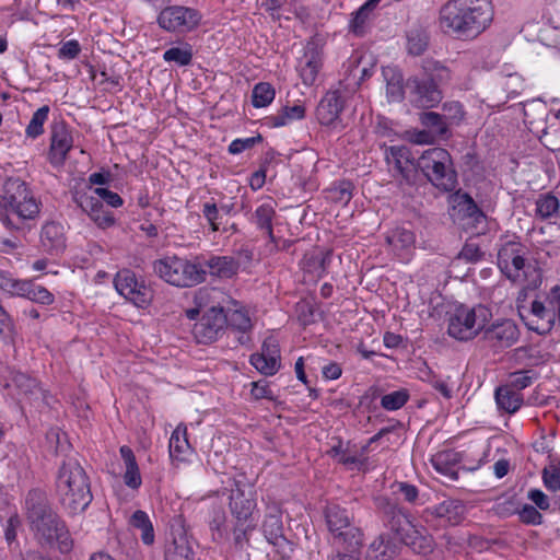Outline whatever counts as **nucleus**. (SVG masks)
<instances>
[{
	"label": "nucleus",
	"instance_id": "f257e3e1",
	"mask_svg": "<svg viewBox=\"0 0 560 560\" xmlns=\"http://www.w3.org/2000/svg\"><path fill=\"white\" fill-rule=\"evenodd\" d=\"M25 505L27 521L37 542L61 553H69L74 541L66 522L51 509L46 494L31 490Z\"/></svg>",
	"mask_w": 560,
	"mask_h": 560
},
{
	"label": "nucleus",
	"instance_id": "f03ea898",
	"mask_svg": "<svg viewBox=\"0 0 560 560\" xmlns=\"http://www.w3.org/2000/svg\"><path fill=\"white\" fill-rule=\"evenodd\" d=\"M493 20L491 0H448L440 10L441 30L459 39H474Z\"/></svg>",
	"mask_w": 560,
	"mask_h": 560
},
{
	"label": "nucleus",
	"instance_id": "7ed1b4c3",
	"mask_svg": "<svg viewBox=\"0 0 560 560\" xmlns=\"http://www.w3.org/2000/svg\"><path fill=\"white\" fill-rule=\"evenodd\" d=\"M56 491L61 506L69 515L83 512L93 499L90 479L73 458L65 460L59 468Z\"/></svg>",
	"mask_w": 560,
	"mask_h": 560
},
{
	"label": "nucleus",
	"instance_id": "20e7f679",
	"mask_svg": "<svg viewBox=\"0 0 560 560\" xmlns=\"http://www.w3.org/2000/svg\"><path fill=\"white\" fill-rule=\"evenodd\" d=\"M517 312L527 328L540 335L551 331L556 324L560 327V285L532 301H526L525 294L520 293Z\"/></svg>",
	"mask_w": 560,
	"mask_h": 560
},
{
	"label": "nucleus",
	"instance_id": "39448f33",
	"mask_svg": "<svg viewBox=\"0 0 560 560\" xmlns=\"http://www.w3.org/2000/svg\"><path fill=\"white\" fill-rule=\"evenodd\" d=\"M526 256L525 246L518 242L508 241L499 248L498 267L513 283L534 290L541 284L542 272L538 264Z\"/></svg>",
	"mask_w": 560,
	"mask_h": 560
},
{
	"label": "nucleus",
	"instance_id": "423d86ee",
	"mask_svg": "<svg viewBox=\"0 0 560 560\" xmlns=\"http://www.w3.org/2000/svg\"><path fill=\"white\" fill-rule=\"evenodd\" d=\"M154 273L165 282L190 288L205 280L206 271L196 262L178 256H166L153 262Z\"/></svg>",
	"mask_w": 560,
	"mask_h": 560
},
{
	"label": "nucleus",
	"instance_id": "0eeeda50",
	"mask_svg": "<svg viewBox=\"0 0 560 560\" xmlns=\"http://www.w3.org/2000/svg\"><path fill=\"white\" fill-rule=\"evenodd\" d=\"M418 168L435 187L451 191L456 187V173L452 168L450 153L442 148H432L417 161Z\"/></svg>",
	"mask_w": 560,
	"mask_h": 560
},
{
	"label": "nucleus",
	"instance_id": "6e6552de",
	"mask_svg": "<svg viewBox=\"0 0 560 560\" xmlns=\"http://www.w3.org/2000/svg\"><path fill=\"white\" fill-rule=\"evenodd\" d=\"M491 316L483 305L459 306L450 317L447 332L457 340H470L485 329Z\"/></svg>",
	"mask_w": 560,
	"mask_h": 560
},
{
	"label": "nucleus",
	"instance_id": "1a4fd4ad",
	"mask_svg": "<svg viewBox=\"0 0 560 560\" xmlns=\"http://www.w3.org/2000/svg\"><path fill=\"white\" fill-rule=\"evenodd\" d=\"M326 523L334 544L348 549H354L361 544V530L353 524L352 515L346 509L329 505L326 510Z\"/></svg>",
	"mask_w": 560,
	"mask_h": 560
},
{
	"label": "nucleus",
	"instance_id": "9d476101",
	"mask_svg": "<svg viewBox=\"0 0 560 560\" xmlns=\"http://www.w3.org/2000/svg\"><path fill=\"white\" fill-rule=\"evenodd\" d=\"M5 207L22 220H34L40 211V202L35 198L26 183L20 178H10L4 185Z\"/></svg>",
	"mask_w": 560,
	"mask_h": 560
},
{
	"label": "nucleus",
	"instance_id": "9b49d317",
	"mask_svg": "<svg viewBox=\"0 0 560 560\" xmlns=\"http://www.w3.org/2000/svg\"><path fill=\"white\" fill-rule=\"evenodd\" d=\"M261 527L267 542L272 548L268 555L279 560L289 559L293 553L294 545L283 533L282 513L277 504L267 506Z\"/></svg>",
	"mask_w": 560,
	"mask_h": 560
},
{
	"label": "nucleus",
	"instance_id": "f8f14e48",
	"mask_svg": "<svg viewBox=\"0 0 560 560\" xmlns=\"http://www.w3.org/2000/svg\"><path fill=\"white\" fill-rule=\"evenodd\" d=\"M201 14L188 7L170 5L164 8L159 16L158 23L161 28L173 33H187L197 27Z\"/></svg>",
	"mask_w": 560,
	"mask_h": 560
},
{
	"label": "nucleus",
	"instance_id": "ddd939ff",
	"mask_svg": "<svg viewBox=\"0 0 560 560\" xmlns=\"http://www.w3.org/2000/svg\"><path fill=\"white\" fill-rule=\"evenodd\" d=\"M228 325V314L222 307L209 308L194 326L192 334L199 343L215 341Z\"/></svg>",
	"mask_w": 560,
	"mask_h": 560
},
{
	"label": "nucleus",
	"instance_id": "4468645a",
	"mask_svg": "<svg viewBox=\"0 0 560 560\" xmlns=\"http://www.w3.org/2000/svg\"><path fill=\"white\" fill-rule=\"evenodd\" d=\"M114 284L120 295L139 307L148 305L152 299L151 290L143 282H139L131 270L117 272Z\"/></svg>",
	"mask_w": 560,
	"mask_h": 560
},
{
	"label": "nucleus",
	"instance_id": "2eb2a0df",
	"mask_svg": "<svg viewBox=\"0 0 560 560\" xmlns=\"http://www.w3.org/2000/svg\"><path fill=\"white\" fill-rule=\"evenodd\" d=\"M453 217L458 220L466 230H474V233H480L486 221V215L477 207L474 199L468 194H456L453 196Z\"/></svg>",
	"mask_w": 560,
	"mask_h": 560
},
{
	"label": "nucleus",
	"instance_id": "dca6fc26",
	"mask_svg": "<svg viewBox=\"0 0 560 560\" xmlns=\"http://www.w3.org/2000/svg\"><path fill=\"white\" fill-rule=\"evenodd\" d=\"M386 161L394 177L412 184L417 177L418 165L411 158L410 151L404 145H393L386 150Z\"/></svg>",
	"mask_w": 560,
	"mask_h": 560
},
{
	"label": "nucleus",
	"instance_id": "f3484780",
	"mask_svg": "<svg viewBox=\"0 0 560 560\" xmlns=\"http://www.w3.org/2000/svg\"><path fill=\"white\" fill-rule=\"evenodd\" d=\"M73 147V137L65 122H56L51 127L50 145L48 160L51 165L62 166L67 160L69 151Z\"/></svg>",
	"mask_w": 560,
	"mask_h": 560
},
{
	"label": "nucleus",
	"instance_id": "a211bd4d",
	"mask_svg": "<svg viewBox=\"0 0 560 560\" xmlns=\"http://www.w3.org/2000/svg\"><path fill=\"white\" fill-rule=\"evenodd\" d=\"M72 199L98 228L107 229L115 223L113 213L105 210L102 201L92 194L75 190L72 195Z\"/></svg>",
	"mask_w": 560,
	"mask_h": 560
},
{
	"label": "nucleus",
	"instance_id": "6ab92c4d",
	"mask_svg": "<svg viewBox=\"0 0 560 560\" xmlns=\"http://www.w3.org/2000/svg\"><path fill=\"white\" fill-rule=\"evenodd\" d=\"M466 515V505L457 499H445L432 508L423 511L425 522L429 517L442 521L445 525L456 526L463 522Z\"/></svg>",
	"mask_w": 560,
	"mask_h": 560
},
{
	"label": "nucleus",
	"instance_id": "aec40b11",
	"mask_svg": "<svg viewBox=\"0 0 560 560\" xmlns=\"http://www.w3.org/2000/svg\"><path fill=\"white\" fill-rule=\"evenodd\" d=\"M250 364L261 374L271 376L280 369V349L273 337L264 340L261 351L250 355Z\"/></svg>",
	"mask_w": 560,
	"mask_h": 560
},
{
	"label": "nucleus",
	"instance_id": "412c9836",
	"mask_svg": "<svg viewBox=\"0 0 560 560\" xmlns=\"http://www.w3.org/2000/svg\"><path fill=\"white\" fill-rule=\"evenodd\" d=\"M518 337V328L512 320L498 322L483 329L485 341L495 350L512 347Z\"/></svg>",
	"mask_w": 560,
	"mask_h": 560
},
{
	"label": "nucleus",
	"instance_id": "4be33fe9",
	"mask_svg": "<svg viewBox=\"0 0 560 560\" xmlns=\"http://www.w3.org/2000/svg\"><path fill=\"white\" fill-rule=\"evenodd\" d=\"M230 492L229 499L232 515L238 522H248L256 508L253 490L250 488L246 489L240 482L234 481V487Z\"/></svg>",
	"mask_w": 560,
	"mask_h": 560
},
{
	"label": "nucleus",
	"instance_id": "5701e85b",
	"mask_svg": "<svg viewBox=\"0 0 560 560\" xmlns=\"http://www.w3.org/2000/svg\"><path fill=\"white\" fill-rule=\"evenodd\" d=\"M406 90L410 95V100L419 107H431L441 98L439 88L430 82L425 77L409 78L406 82Z\"/></svg>",
	"mask_w": 560,
	"mask_h": 560
},
{
	"label": "nucleus",
	"instance_id": "b1692460",
	"mask_svg": "<svg viewBox=\"0 0 560 560\" xmlns=\"http://www.w3.org/2000/svg\"><path fill=\"white\" fill-rule=\"evenodd\" d=\"M401 528H398L396 533L400 536V539L412 550L420 555H428L433 550V538L427 534L425 529L421 526L416 525L409 517L407 524H402Z\"/></svg>",
	"mask_w": 560,
	"mask_h": 560
},
{
	"label": "nucleus",
	"instance_id": "393cba45",
	"mask_svg": "<svg viewBox=\"0 0 560 560\" xmlns=\"http://www.w3.org/2000/svg\"><path fill=\"white\" fill-rule=\"evenodd\" d=\"M323 66V49L315 42L305 46L304 55L299 62V71L304 84L312 85Z\"/></svg>",
	"mask_w": 560,
	"mask_h": 560
},
{
	"label": "nucleus",
	"instance_id": "a878e982",
	"mask_svg": "<svg viewBox=\"0 0 560 560\" xmlns=\"http://www.w3.org/2000/svg\"><path fill=\"white\" fill-rule=\"evenodd\" d=\"M386 243L392 253L402 261H408L415 249V233L406 228L397 226L386 234Z\"/></svg>",
	"mask_w": 560,
	"mask_h": 560
},
{
	"label": "nucleus",
	"instance_id": "bb28decb",
	"mask_svg": "<svg viewBox=\"0 0 560 560\" xmlns=\"http://www.w3.org/2000/svg\"><path fill=\"white\" fill-rule=\"evenodd\" d=\"M342 109L343 100L340 94L336 91L328 92L320 100L316 108V116L320 125L337 126Z\"/></svg>",
	"mask_w": 560,
	"mask_h": 560
},
{
	"label": "nucleus",
	"instance_id": "cd10ccee",
	"mask_svg": "<svg viewBox=\"0 0 560 560\" xmlns=\"http://www.w3.org/2000/svg\"><path fill=\"white\" fill-rule=\"evenodd\" d=\"M376 510L382 514L383 518L388 523L389 527L396 532L401 528L402 524L408 523L410 517L401 508L392 502L386 497H376L374 500Z\"/></svg>",
	"mask_w": 560,
	"mask_h": 560
},
{
	"label": "nucleus",
	"instance_id": "c85d7f7f",
	"mask_svg": "<svg viewBox=\"0 0 560 560\" xmlns=\"http://www.w3.org/2000/svg\"><path fill=\"white\" fill-rule=\"evenodd\" d=\"M42 246L50 253H59L66 247L65 229L60 223H46L40 233Z\"/></svg>",
	"mask_w": 560,
	"mask_h": 560
},
{
	"label": "nucleus",
	"instance_id": "c756f323",
	"mask_svg": "<svg viewBox=\"0 0 560 560\" xmlns=\"http://www.w3.org/2000/svg\"><path fill=\"white\" fill-rule=\"evenodd\" d=\"M119 453L125 467L122 475L125 485L131 489H138L142 483V478L135 453L126 445L120 447Z\"/></svg>",
	"mask_w": 560,
	"mask_h": 560
},
{
	"label": "nucleus",
	"instance_id": "7c9ffc66",
	"mask_svg": "<svg viewBox=\"0 0 560 560\" xmlns=\"http://www.w3.org/2000/svg\"><path fill=\"white\" fill-rule=\"evenodd\" d=\"M398 553V546L389 536L381 535L370 545L366 560H393Z\"/></svg>",
	"mask_w": 560,
	"mask_h": 560
},
{
	"label": "nucleus",
	"instance_id": "2f4dec72",
	"mask_svg": "<svg viewBox=\"0 0 560 560\" xmlns=\"http://www.w3.org/2000/svg\"><path fill=\"white\" fill-rule=\"evenodd\" d=\"M210 275L229 279L235 276L240 269V261L232 256H212L206 262Z\"/></svg>",
	"mask_w": 560,
	"mask_h": 560
},
{
	"label": "nucleus",
	"instance_id": "473e14b6",
	"mask_svg": "<svg viewBox=\"0 0 560 560\" xmlns=\"http://www.w3.org/2000/svg\"><path fill=\"white\" fill-rule=\"evenodd\" d=\"M424 77L436 88L446 84L452 79V70L444 63L432 58H425L422 61Z\"/></svg>",
	"mask_w": 560,
	"mask_h": 560
},
{
	"label": "nucleus",
	"instance_id": "72a5a7b5",
	"mask_svg": "<svg viewBox=\"0 0 560 560\" xmlns=\"http://www.w3.org/2000/svg\"><path fill=\"white\" fill-rule=\"evenodd\" d=\"M498 408L508 413L516 412L523 405V395L512 386H500L495 390Z\"/></svg>",
	"mask_w": 560,
	"mask_h": 560
},
{
	"label": "nucleus",
	"instance_id": "f704fd0d",
	"mask_svg": "<svg viewBox=\"0 0 560 560\" xmlns=\"http://www.w3.org/2000/svg\"><path fill=\"white\" fill-rule=\"evenodd\" d=\"M192 541L187 536L184 528H179L173 537L172 545L166 549L165 557L167 560L178 557L184 560L192 558Z\"/></svg>",
	"mask_w": 560,
	"mask_h": 560
},
{
	"label": "nucleus",
	"instance_id": "c9c22d12",
	"mask_svg": "<svg viewBox=\"0 0 560 560\" xmlns=\"http://www.w3.org/2000/svg\"><path fill=\"white\" fill-rule=\"evenodd\" d=\"M255 525L248 524L246 528L236 526L234 529V541L231 549L232 560H249L248 547L249 538L248 533L254 529Z\"/></svg>",
	"mask_w": 560,
	"mask_h": 560
},
{
	"label": "nucleus",
	"instance_id": "e433bc0d",
	"mask_svg": "<svg viewBox=\"0 0 560 560\" xmlns=\"http://www.w3.org/2000/svg\"><path fill=\"white\" fill-rule=\"evenodd\" d=\"M19 296L26 298L32 302L50 305L54 303V294L45 287L38 285L32 281L23 280Z\"/></svg>",
	"mask_w": 560,
	"mask_h": 560
},
{
	"label": "nucleus",
	"instance_id": "4c0bfd02",
	"mask_svg": "<svg viewBox=\"0 0 560 560\" xmlns=\"http://www.w3.org/2000/svg\"><path fill=\"white\" fill-rule=\"evenodd\" d=\"M304 116V106L296 104L293 106L283 107L276 115L268 117L267 121L271 127H282L293 122L294 120L302 119Z\"/></svg>",
	"mask_w": 560,
	"mask_h": 560
},
{
	"label": "nucleus",
	"instance_id": "58836bf2",
	"mask_svg": "<svg viewBox=\"0 0 560 560\" xmlns=\"http://www.w3.org/2000/svg\"><path fill=\"white\" fill-rule=\"evenodd\" d=\"M130 525L141 532V540L150 546L154 542V529L149 515L141 510L136 511L129 521Z\"/></svg>",
	"mask_w": 560,
	"mask_h": 560
},
{
	"label": "nucleus",
	"instance_id": "ea45409f",
	"mask_svg": "<svg viewBox=\"0 0 560 560\" xmlns=\"http://www.w3.org/2000/svg\"><path fill=\"white\" fill-rule=\"evenodd\" d=\"M384 75L386 79V93L387 97L390 102H399L404 98V94L406 90V84L404 85V80L401 73L396 70L389 69L384 71Z\"/></svg>",
	"mask_w": 560,
	"mask_h": 560
},
{
	"label": "nucleus",
	"instance_id": "a19ab883",
	"mask_svg": "<svg viewBox=\"0 0 560 560\" xmlns=\"http://www.w3.org/2000/svg\"><path fill=\"white\" fill-rule=\"evenodd\" d=\"M190 450V445L187 440V428L183 424L176 427L170 439V454L174 458L182 459Z\"/></svg>",
	"mask_w": 560,
	"mask_h": 560
},
{
	"label": "nucleus",
	"instance_id": "79ce46f5",
	"mask_svg": "<svg viewBox=\"0 0 560 560\" xmlns=\"http://www.w3.org/2000/svg\"><path fill=\"white\" fill-rule=\"evenodd\" d=\"M12 383L25 397L37 400L43 396L42 388L37 382L24 373H15L12 377Z\"/></svg>",
	"mask_w": 560,
	"mask_h": 560
},
{
	"label": "nucleus",
	"instance_id": "37998d69",
	"mask_svg": "<svg viewBox=\"0 0 560 560\" xmlns=\"http://www.w3.org/2000/svg\"><path fill=\"white\" fill-rule=\"evenodd\" d=\"M276 214L273 207L270 203L260 205L254 213V222L258 229L265 230L271 242H275L272 231V219Z\"/></svg>",
	"mask_w": 560,
	"mask_h": 560
},
{
	"label": "nucleus",
	"instance_id": "c03bdc74",
	"mask_svg": "<svg viewBox=\"0 0 560 560\" xmlns=\"http://www.w3.org/2000/svg\"><path fill=\"white\" fill-rule=\"evenodd\" d=\"M559 200L551 194L539 195L536 200V215L541 220L556 217L559 212Z\"/></svg>",
	"mask_w": 560,
	"mask_h": 560
},
{
	"label": "nucleus",
	"instance_id": "a18cd8bd",
	"mask_svg": "<svg viewBox=\"0 0 560 560\" xmlns=\"http://www.w3.org/2000/svg\"><path fill=\"white\" fill-rule=\"evenodd\" d=\"M380 1L381 0H368L363 5L359 8L358 11L353 13L352 20L350 22V28L354 34H362L365 23L370 19L372 11L376 8Z\"/></svg>",
	"mask_w": 560,
	"mask_h": 560
},
{
	"label": "nucleus",
	"instance_id": "49530a36",
	"mask_svg": "<svg viewBox=\"0 0 560 560\" xmlns=\"http://www.w3.org/2000/svg\"><path fill=\"white\" fill-rule=\"evenodd\" d=\"M276 96L273 86L268 82L257 83L252 92L253 105L257 108L268 106Z\"/></svg>",
	"mask_w": 560,
	"mask_h": 560
},
{
	"label": "nucleus",
	"instance_id": "de8ad7c7",
	"mask_svg": "<svg viewBox=\"0 0 560 560\" xmlns=\"http://www.w3.org/2000/svg\"><path fill=\"white\" fill-rule=\"evenodd\" d=\"M407 48L409 54L419 56L428 47L429 36L428 33L422 28H413L408 33Z\"/></svg>",
	"mask_w": 560,
	"mask_h": 560
},
{
	"label": "nucleus",
	"instance_id": "09e8293b",
	"mask_svg": "<svg viewBox=\"0 0 560 560\" xmlns=\"http://www.w3.org/2000/svg\"><path fill=\"white\" fill-rule=\"evenodd\" d=\"M49 114V107L44 105L39 107L32 116L30 124L25 129L28 138L35 139L44 132V124L46 122Z\"/></svg>",
	"mask_w": 560,
	"mask_h": 560
},
{
	"label": "nucleus",
	"instance_id": "8fccbe9b",
	"mask_svg": "<svg viewBox=\"0 0 560 560\" xmlns=\"http://www.w3.org/2000/svg\"><path fill=\"white\" fill-rule=\"evenodd\" d=\"M327 198L336 203L347 205L352 198V184L340 182L327 190Z\"/></svg>",
	"mask_w": 560,
	"mask_h": 560
},
{
	"label": "nucleus",
	"instance_id": "3c124183",
	"mask_svg": "<svg viewBox=\"0 0 560 560\" xmlns=\"http://www.w3.org/2000/svg\"><path fill=\"white\" fill-rule=\"evenodd\" d=\"M408 398L409 394L406 389L395 390L382 397L381 406L386 410H397L408 401Z\"/></svg>",
	"mask_w": 560,
	"mask_h": 560
},
{
	"label": "nucleus",
	"instance_id": "603ef678",
	"mask_svg": "<svg viewBox=\"0 0 560 560\" xmlns=\"http://www.w3.org/2000/svg\"><path fill=\"white\" fill-rule=\"evenodd\" d=\"M163 58L167 62L173 61L179 66H187L191 62L192 52L188 47H172L164 52Z\"/></svg>",
	"mask_w": 560,
	"mask_h": 560
},
{
	"label": "nucleus",
	"instance_id": "864d4df0",
	"mask_svg": "<svg viewBox=\"0 0 560 560\" xmlns=\"http://www.w3.org/2000/svg\"><path fill=\"white\" fill-rule=\"evenodd\" d=\"M228 323L234 329L245 334L252 329V320L244 310H234L228 315Z\"/></svg>",
	"mask_w": 560,
	"mask_h": 560
},
{
	"label": "nucleus",
	"instance_id": "5fc2aeb1",
	"mask_svg": "<svg viewBox=\"0 0 560 560\" xmlns=\"http://www.w3.org/2000/svg\"><path fill=\"white\" fill-rule=\"evenodd\" d=\"M445 119L446 118L444 116L434 112H428L421 116L422 124L439 135H443L447 130V122Z\"/></svg>",
	"mask_w": 560,
	"mask_h": 560
},
{
	"label": "nucleus",
	"instance_id": "6e6d98bb",
	"mask_svg": "<svg viewBox=\"0 0 560 560\" xmlns=\"http://www.w3.org/2000/svg\"><path fill=\"white\" fill-rule=\"evenodd\" d=\"M82 192H89V194H92L94 197H97L98 200H103L105 201L108 206L110 207H114V208H118L122 205V199L121 197L107 189V188H95V189H92V188H86L84 190H81Z\"/></svg>",
	"mask_w": 560,
	"mask_h": 560
},
{
	"label": "nucleus",
	"instance_id": "4d7b16f0",
	"mask_svg": "<svg viewBox=\"0 0 560 560\" xmlns=\"http://www.w3.org/2000/svg\"><path fill=\"white\" fill-rule=\"evenodd\" d=\"M520 521L528 525H539L542 523L541 513L530 504H524L518 509Z\"/></svg>",
	"mask_w": 560,
	"mask_h": 560
},
{
	"label": "nucleus",
	"instance_id": "13d9d810",
	"mask_svg": "<svg viewBox=\"0 0 560 560\" xmlns=\"http://www.w3.org/2000/svg\"><path fill=\"white\" fill-rule=\"evenodd\" d=\"M202 213L208 223L210 224L211 231L217 232L220 230V210L214 202H205L202 206Z\"/></svg>",
	"mask_w": 560,
	"mask_h": 560
},
{
	"label": "nucleus",
	"instance_id": "bf43d9fd",
	"mask_svg": "<svg viewBox=\"0 0 560 560\" xmlns=\"http://www.w3.org/2000/svg\"><path fill=\"white\" fill-rule=\"evenodd\" d=\"M225 513L223 511H218L214 513L212 520L210 521V529L212 533V539L218 541L222 539L225 532Z\"/></svg>",
	"mask_w": 560,
	"mask_h": 560
},
{
	"label": "nucleus",
	"instance_id": "052dcab7",
	"mask_svg": "<svg viewBox=\"0 0 560 560\" xmlns=\"http://www.w3.org/2000/svg\"><path fill=\"white\" fill-rule=\"evenodd\" d=\"M22 282L23 280H15L7 272L0 271V290L19 296Z\"/></svg>",
	"mask_w": 560,
	"mask_h": 560
},
{
	"label": "nucleus",
	"instance_id": "680f3d73",
	"mask_svg": "<svg viewBox=\"0 0 560 560\" xmlns=\"http://www.w3.org/2000/svg\"><path fill=\"white\" fill-rule=\"evenodd\" d=\"M532 384V377L526 371L515 372L510 376V381L504 386H512L515 390L521 393L522 389L528 387Z\"/></svg>",
	"mask_w": 560,
	"mask_h": 560
},
{
	"label": "nucleus",
	"instance_id": "e2e57ef3",
	"mask_svg": "<svg viewBox=\"0 0 560 560\" xmlns=\"http://www.w3.org/2000/svg\"><path fill=\"white\" fill-rule=\"evenodd\" d=\"M542 480L547 489L551 491L560 489V469L557 467L552 469L545 468L542 471Z\"/></svg>",
	"mask_w": 560,
	"mask_h": 560
},
{
	"label": "nucleus",
	"instance_id": "0e129e2a",
	"mask_svg": "<svg viewBox=\"0 0 560 560\" xmlns=\"http://www.w3.org/2000/svg\"><path fill=\"white\" fill-rule=\"evenodd\" d=\"M81 51V47L78 40L71 39L61 45L58 51L59 58L62 59H74Z\"/></svg>",
	"mask_w": 560,
	"mask_h": 560
},
{
	"label": "nucleus",
	"instance_id": "69168bd1",
	"mask_svg": "<svg viewBox=\"0 0 560 560\" xmlns=\"http://www.w3.org/2000/svg\"><path fill=\"white\" fill-rule=\"evenodd\" d=\"M260 140H261L260 136L246 138V139H236L234 141H232V143L230 144L229 152L232 154H238V153L245 151L246 149L252 148L255 144V142L260 141Z\"/></svg>",
	"mask_w": 560,
	"mask_h": 560
},
{
	"label": "nucleus",
	"instance_id": "338daca9",
	"mask_svg": "<svg viewBox=\"0 0 560 560\" xmlns=\"http://www.w3.org/2000/svg\"><path fill=\"white\" fill-rule=\"evenodd\" d=\"M481 257L482 253L476 244H466L458 255V258L464 259L467 262L478 261Z\"/></svg>",
	"mask_w": 560,
	"mask_h": 560
},
{
	"label": "nucleus",
	"instance_id": "774afa93",
	"mask_svg": "<svg viewBox=\"0 0 560 560\" xmlns=\"http://www.w3.org/2000/svg\"><path fill=\"white\" fill-rule=\"evenodd\" d=\"M397 491L404 497L405 501L415 503L419 495V490L416 486L407 482H398Z\"/></svg>",
	"mask_w": 560,
	"mask_h": 560
}]
</instances>
